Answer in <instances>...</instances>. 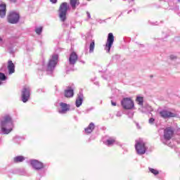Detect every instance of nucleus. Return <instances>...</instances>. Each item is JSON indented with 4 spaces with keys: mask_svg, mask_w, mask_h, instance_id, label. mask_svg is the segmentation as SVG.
<instances>
[{
    "mask_svg": "<svg viewBox=\"0 0 180 180\" xmlns=\"http://www.w3.org/2000/svg\"><path fill=\"white\" fill-rule=\"evenodd\" d=\"M0 134H9L13 129V121L9 115H5L0 120Z\"/></svg>",
    "mask_w": 180,
    "mask_h": 180,
    "instance_id": "nucleus-1",
    "label": "nucleus"
},
{
    "mask_svg": "<svg viewBox=\"0 0 180 180\" xmlns=\"http://www.w3.org/2000/svg\"><path fill=\"white\" fill-rule=\"evenodd\" d=\"M68 3L63 2L60 5L58 13L61 22L67 20V12H68Z\"/></svg>",
    "mask_w": 180,
    "mask_h": 180,
    "instance_id": "nucleus-2",
    "label": "nucleus"
},
{
    "mask_svg": "<svg viewBox=\"0 0 180 180\" xmlns=\"http://www.w3.org/2000/svg\"><path fill=\"white\" fill-rule=\"evenodd\" d=\"M135 150L139 155H143V154H146L147 148L146 147V143H144L143 139H139L136 141Z\"/></svg>",
    "mask_w": 180,
    "mask_h": 180,
    "instance_id": "nucleus-3",
    "label": "nucleus"
},
{
    "mask_svg": "<svg viewBox=\"0 0 180 180\" xmlns=\"http://www.w3.org/2000/svg\"><path fill=\"white\" fill-rule=\"evenodd\" d=\"M58 61V55L55 54L53 55L51 58L49 60V62L47 65L46 71L47 72H53L54 71V68H56V65H57V62Z\"/></svg>",
    "mask_w": 180,
    "mask_h": 180,
    "instance_id": "nucleus-4",
    "label": "nucleus"
},
{
    "mask_svg": "<svg viewBox=\"0 0 180 180\" xmlns=\"http://www.w3.org/2000/svg\"><path fill=\"white\" fill-rule=\"evenodd\" d=\"M172 136H174V129L171 127H167L164 130V140L162 141L163 144L169 145V141L172 139Z\"/></svg>",
    "mask_w": 180,
    "mask_h": 180,
    "instance_id": "nucleus-5",
    "label": "nucleus"
},
{
    "mask_svg": "<svg viewBox=\"0 0 180 180\" xmlns=\"http://www.w3.org/2000/svg\"><path fill=\"white\" fill-rule=\"evenodd\" d=\"M30 87L25 86L21 91V101L23 103H26L30 99Z\"/></svg>",
    "mask_w": 180,
    "mask_h": 180,
    "instance_id": "nucleus-6",
    "label": "nucleus"
},
{
    "mask_svg": "<svg viewBox=\"0 0 180 180\" xmlns=\"http://www.w3.org/2000/svg\"><path fill=\"white\" fill-rule=\"evenodd\" d=\"M122 108L126 110H130L132 108H134V102L130 98H124L121 101Z\"/></svg>",
    "mask_w": 180,
    "mask_h": 180,
    "instance_id": "nucleus-7",
    "label": "nucleus"
},
{
    "mask_svg": "<svg viewBox=\"0 0 180 180\" xmlns=\"http://www.w3.org/2000/svg\"><path fill=\"white\" fill-rule=\"evenodd\" d=\"M114 41L115 36H113V33L110 32L108 35L107 42L105 47V50L107 51V53H110V49H112Z\"/></svg>",
    "mask_w": 180,
    "mask_h": 180,
    "instance_id": "nucleus-8",
    "label": "nucleus"
},
{
    "mask_svg": "<svg viewBox=\"0 0 180 180\" xmlns=\"http://www.w3.org/2000/svg\"><path fill=\"white\" fill-rule=\"evenodd\" d=\"M20 16L16 12H11L8 16V22L12 25H16L19 22Z\"/></svg>",
    "mask_w": 180,
    "mask_h": 180,
    "instance_id": "nucleus-9",
    "label": "nucleus"
},
{
    "mask_svg": "<svg viewBox=\"0 0 180 180\" xmlns=\"http://www.w3.org/2000/svg\"><path fill=\"white\" fill-rule=\"evenodd\" d=\"M159 115L160 116V117H162V119H169L171 117H176V114L174 113L171 111H168L167 110H161L159 112Z\"/></svg>",
    "mask_w": 180,
    "mask_h": 180,
    "instance_id": "nucleus-10",
    "label": "nucleus"
},
{
    "mask_svg": "<svg viewBox=\"0 0 180 180\" xmlns=\"http://www.w3.org/2000/svg\"><path fill=\"white\" fill-rule=\"evenodd\" d=\"M30 162L34 169L37 171H40V169H43L44 168V165L41 162H39L37 160H31Z\"/></svg>",
    "mask_w": 180,
    "mask_h": 180,
    "instance_id": "nucleus-11",
    "label": "nucleus"
},
{
    "mask_svg": "<svg viewBox=\"0 0 180 180\" xmlns=\"http://www.w3.org/2000/svg\"><path fill=\"white\" fill-rule=\"evenodd\" d=\"M77 61H78V55H77V53L75 52H72L69 57V65L74 68Z\"/></svg>",
    "mask_w": 180,
    "mask_h": 180,
    "instance_id": "nucleus-12",
    "label": "nucleus"
},
{
    "mask_svg": "<svg viewBox=\"0 0 180 180\" xmlns=\"http://www.w3.org/2000/svg\"><path fill=\"white\" fill-rule=\"evenodd\" d=\"M82 102H84V93L82 92V90H80L76 98V107L79 108L82 105Z\"/></svg>",
    "mask_w": 180,
    "mask_h": 180,
    "instance_id": "nucleus-13",
    "label": "nucleus"
},
{
    "mask_svg": "<svg viewBox=\"0 0 180 180\" xmlns=\"http://www.w3.org/2000/svg\"><path fill=\"white\" fill-rule=\"evenodd\" d=\"M60 110H58V112L61 115L67 113L70 110V105L65 103H60Z\"/></svg>",
    "mask_w": 180,
    "mask_h": 180,
    "instance_id": "nucleus-14",
    "label": "nucleus"
},
{
    "mask_svg": "<svg viewBox=\"0 0 180 180\" xmlns=\"http://www.w3.org/2000/svg\"><path fill=\"white\" fill-rule=\"evenodd\" d=\"M72 96H74V89L71 86H68L67 89L65 90V97L72 98Z\"/></svg>",
    "mask_w": 180,
    "mask_h": 180,
    "instance_id": "nucleus-15",
    "label": "nucleus"
},
{
    "mask_svg": "<svg viewBox=\"0 0 180 180\" xmlns=\"http://www.w3.org/2000/svg\"><path fill=\"white\" fill-rule=\"evenodd\" d=\"M6 16V4H0V18L4 19Z\"/></svg>",
    "mask_w": 180,
    "mask_h": 180,
    "instance_id": "nucleus-16",
    "label": "nucleus"
},
{
    "mask_svg": "<svg viewBox=\"0 0 180 180\" xmlns=\"http://www.w3.org/2000/svg\"><path fill=\"white\" fill-rule=\"evenodd\" d=\"M94 129H95V124H94V122H91L89 124V126L84 129V131L86 134H91V133L94 131Z\"/></svg>",
    "mask_w": 180,
    "mask_h": 180,
    "instance_id": "nucleus-17",
    "label": "nucleus"
},
{
    "mask_svg": "<svg viewBox=\"0 0 180 180\" xmlns=\"http://www.w3.org/2000/svg\"><path fill=\"white\" fill-rule=\"evenodd\" d=\"M8 74L10 75H12L13 74V72H15V64H13V62H12V60H8Z\"/></svg>",
    "mask_w": 180,
    "mask_h": 180,
    "instance_id": "nucleus-18",
    "label": "nucleus"
},
{
    "mask_svg": "<svg viewBox=\"0 0 180 180\" xmlns=\"http://www.w3.org/2000/svg\"><path fill=\"white\" fill-rule=\"evenodd\" d=\"M139 110L142 112V113H147V112H153V108H151V106L147 105H142L141 108H139Z\"/></svg>",
    "mask_w": 180,
    "mask_h": 180,
    "instance_id": "nucleus-19",
    "label": "nucleus"
},
{
    "mask_svg": "<svg viewBox=\"0 0 180 180\" xmlns=\"http://www.w3.org/2000/svg\"><path fill=\"white\" fill-rule=\"evenodd\" d=\"M95 50V40H91L90 44H89V53L90 54H92Z\"/></svg>",
    "mask_w": 180,
    "mask_h": 180,
    "instance_id": "nucleus-20",
    "label": "nucleus"
},
{
    "mask_svg": "<svg viewBox=\"0 0 180 180\" xmlns=\"http://www.w3.org/2000/svg\"><path fill=\"white\" fill-rule=\"evenodd\" d=\"M25 161V157L23 156H16L13 158V162H23Z\"/></svg>",
    "mask_w": 180,
    "mask_h": 180,
    "instance_id": "nucleus-21",
    "label": "nucleus"
},
{
    "mask_svg": "<svg viewBox=\"0 0 180 180\" xmlns=\"http://www.w3.org/2000/svg\"><path fill=\"white\" fill-rule=\"evenodd\" d=\"M136 102H137L139 106H143V104L144 103V98L141 96H137L136 99Z\"/></svg>",
    "mask_w": 180,
    "mask_h": 180,
    "instance_id": "nucleus-22",
    "label": "nucleus"
},
{
    "mask_svg": "<svg viewBox=\"0 0 180 180\" xmlns=\"http://www.w3.org/2000/svg\"><path fill=\"white\" fill-rule=\"evenodd\" d=\"M115 139L110 138L105 141V145L108 146V147H110L111 146H113L115 144Z\"/></svg>",
    "mask_w": 180,
    "mask_h": 180,
    "instance_id": "nucleus-23",
    "label": "nucleus"
},
{
    "mask_svg": "<svg viewBox=\"0 0 180 180\" xmlns=\"http://www.w3.org/2000/svg\"><path fill=\"white\" fill-rule=\"evenodd\" d=\"M70 4L72 9H75L77 6L79 5V2H77V0H70Z\"/></svg>",
    "mask_w": 180,
    "mask_h": 180,
    "instance_id": "nucleus-24",
    "label": "nucleus"
},
{
    "mask_svg": "<svg viewBox=\"0 0 180 180\" xmlns=\"http://www.w3.org/2000/svg\"><path fill=\"white\" fill-rule=\"evenodd\" d=\"M43 32V27H35V32L37 33V34H41V32Z\"/></svg>",
    "mask_w": 180,
    "mask_h": 180,
    "instance_id": "nucleus-25",
    "label": "nucleus"
},
{
    "mask_svg": "<svg viewBox=\"0 0 180 180\" xmlns=\"http://www.w3.org/2000/svg\"><path fill=\"white\" fill-rule=\"evenodd\" d=\"M149 171H150V172L153 174V175H158V174H160V172H158V170H157L155 169H153L151 167H149Z\"/></svg>",
    "mask_w": 180,
    "mask_h": 180,
    "instance_id": "nucleus-26",
    "label": "nucleus"
},
{
    "mask_svg": "<svg viewBox=\"0 0 180 180\" xmlns=\"http://www.w3.org/2000/svg\"><path fill=\"white\" fill-rule=\"evenodd\" d=\"M7 78L6 75L3 72H0V81H6Z\"/></svg>",
    "mask_w": 180,
    "mask_h": 180,
    "instance_id": "nucleus-27",
    "label": "nucleus"
},
{
    "mask_svg": "<svg viewBox=\"0 0 180 180\" xmlns=\"http://www.w3.org/2000/svg\"><path fill=\"white\" fill-rule=\"evenodd\" d=\"M127 115L130 119H133V116H134V112L133 111H128L127 112Z\"/></svg>",
    "mask_w": 180,
    "mask_h": 180,
    "instance_id": "nucleus-28",
    "label": "nucleus"
},
{
    "mask_svg": "<svg viewBox=\"0 0 180 180\" xmlns=\"http://www.w3.org/2000/svg\"><path fill=\"white\" fill-rule=\"evenodd\" d=\"M155 122V119H154L153 117H150L148 120L149 124H154Z\"/></svg>",
    "mask_w": 180,
    "mask_h": 180,
    "instance_id": "nucleus-29",
    "label": "nucleus"
},
{
    "mask_svg": "<svg viewBox=\"0 0 180 180\" xmlns=\"http://www.w3.org/2000/svg\"><path fill=\"white\" fill-rule=\"evenodd\" d=\"M20 139H22V137L19 136H15L13 139L15 143H18V141Z\"/></svg>",
    "mask_w": 180,
    "mask_h": 180,
    "instance_id": "nucleus-30",
    "label": "nucleus"
},
{
    "mask_svg": "<svg viewBox=\"0 0 180 180\" xmlns=\"http://www.w3.org/2000/svg\"><path fill=\"white\" fill-rule=\"evenodd\" d=\"M5 44V41L2 39V37H0V46L1 47H4V45Z\"/></svg>",
    "mask_w": 180,
    "mask_h": 180,
    "instance_id": "nucleus-31",
    "label": "nucleus"
},
{
    "mask_svg": "<svg viewBox=\"0 0 180 180\" xmlns=\"http://www.w3.org/2000/svg\"><path fill=\"white\" fill-rule=\"evenodd\" d=\"M170 59L171 60H176V56H174V55H171L170 56Z\"/></svg>",
    "mask_w": 180,
    "mask_h": 180,
    "instance_id": "nucleus-32",
    "label": "nucleus"
},
{
    "mask_svg": "<svg viewBox=\"0 0 180 180\" xmlns=\"http://www.w3.org/2000/svg\"><path fill=\"white\" fill-rule=\"evenodd\" d=\"M51 4H56L58 2V0H49Z\"/></svg>",
    "mask_w": 180,
    "mask_h": 180,
    "instance_id": "nucleus-33",
    "label": "nucleus"
},
{
    "mask_svg": "<svg viewBox=\"0 0 180 180\" xmlns=\"http://www.w3.org/2000/svg\"><path fill=\"white\" fill-rule=\"evenodd\" d=\"M116 116H117V117H121V116H122V112H117Z\"/></svg>",
    "mask_w": 180,
    "mask_h": 180,
    "instance_id": "nucleus-34",
    "label": "nucleus"
},
{
    "mask_svg": "<svg viewBox=\"0 0 180 180\" xmlns=\"http://www.w3.org/2000/svg\"><path fill=\"white\" fill-rule=\"evenodd\" d=\"M86 15H87L88 19H91V13L89 11H86Z\"/></svg>",
    "mask_w": 180,
    "mask_h": 180,
    "instance_id": "nucleus-35",
    "label": "nucleus"
},
{
    "mask_svg": "<svg viewBox=\"0 0 180 180\" xmlns=\"http://www.w3.org/2000/svg\"><path fill=\"white\" fill-rule=\"evenodd\" d=\"M10 2H12V4H16L18 2V0H9Z\"/></svg>",
    "mask_w": 180,
    "mask_h": 180,
    "instance_id": "nucleus-36",
    "label": "nucleus"
},
{
    "mask_svg": "<svg viewBox=\"0 0 180 180\" xmlns=\"http://www.w3.org/2000/svg\"><path fill=\"white\" fill-rule=\"evenodd\" d=\"M111 105L112 106H116V102H114L113 101H111Z\"/></svg>",
    "mask_w": 180,
    "mask_h": 180,
    "instance_id": "nucleus-37",
    "label": "nucleus"
},
{
    "mask_svg": "<svg viewBox=\"0 0 180 180\" xmlns=\"http://www.w3.org/2000/svg\"><path fill=\"white\" fill-rule=\"evenodd\" d=\"M15 52L13 51V49L10 50V54H13Z\"/></svg>",
    "mask_w": 180,
    "mask_h": 180,
    "instance_id": "nucleus-38",
    "label": "nucleus"
},
{
    "mask_svg": "<svg viewBox=\"0 0 180 180\" xmlns=\"http://www.w3.org/2000/svg\"><path fill=\"white\" fill-rule=\"evenodd\" d=\"M40 91H41V92H44V91H43V89H38L37 92H40Z\"/></svg>",
    "mask_w": 180,
    "mask_h": 180,
    "instance_id": "nucleus-39",
    "label": "nucleus"
},
{
    "mask_svg": "<svg viewBox=\"0 0 180 180\" xmlns=\"http://www.w3.org/2000/svg\"><path fill=\"white\" fill-rule=\"evenodd\" d=\"M136 126H137L138 129H140V125L139 124V123L136 124Z\"/></svg>",
    "mask_w": 180,
    "mask_h": 180,
    "instance_id": "nucleus-40",
    "label": "nucleus"
},
{
    "mask_svg": "<svg viewBox=\"0 0 180 180\" xmlns=\"http://www.w3.org/2000/svg\"><path fill=\"white\" fill-rule=\"evenodd\" d=\"M154 25H158V24H157V23H154Z\"/></svg>",
    "mask_w": 180,
    "mask_h": 180,
    "instance_id": "nucleus-41",
    "label": "nucleus"
},
{
    "mask_svg": "<svg viewBox=\"0 0 180 180\" xmlns=\"http://www.w3.org/2000/svg\"><path fill=\"white\" fill-rule=\"evenodd\" d=\"M82 63H83V64H85V61H83Z\"/></svg>",
    "mask_w": 180,
    "mask_h": 180,
    "instance_id": "nucleus-42",
    "label": "nucleus"
},
{
    "mask_svg": "<svg viewBox=\"0 0 180 180\" xmlns=\"http://www.w3.org/2000/svg\"><path fill=\"white\" fill-rule=\"evenodd\" d=\"M178 1V2H180V0H177Z\"/></svg>",
    "mask_w": 180,
    "mask_h": 180,
    "instance_id": "nucleus-43",
    "label": "nucleus"
},
{
    "mask_svg": "<svg viewBox=\"0 0 180 180\" xmlns=\"http://www.w3.org/2000/svg\"><path fill=\"white\" fill-rule=\"evenodd\" d=\"M1 82H0V85H1Z\"/></svg>",
    "mask_w": 180,
    "mask_h": 180,
    "instance_id": "nucleus-44",
    "label": "nucleus"
}]
</instances>
